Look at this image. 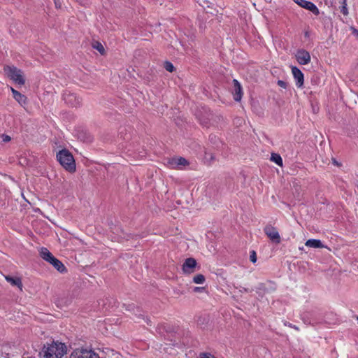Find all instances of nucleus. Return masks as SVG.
I'll return each instance as SVG.
<instances>
[{"label": "nucleus", "mask_w": 358, "mask_h": 358, "mask_svg": "<svg viewBox=\"0 0 358 358\" xmlns=\"http://www.w3.org/2000/svg\"><path fill=\"white\" fill-rule=\"evenodd\" d=\"M196 266L197 262L194 258H187L182 265V273L186 275H190L195 272Z\"/></svg>", "instance_id": "6"}, {"label": "nucleus", "mask_w": 358, "mask_h": 358, "mask_svg": "<svg viewBox=\"0 0 358 358\" xmlns=\"http://www.w3.org/2000/svg\"><path fill=\"white\" fill-rule=\"evenodd\" d=\"M305 245L307 247L313 248H324V245H322V242L317 239H309L306 242Z\"/></svg>", "instance_id": "15"}, {"label": "nucleus", "mask_w": 358, "mask_h": 358, "mask_svg": "<svg viewBox=\"0 0 358 358\" xmlns=\"http://www.w3.org/2000/svg\"><path fill=\"white\" fill-rule=\"evenodd\" d=\"M189 164L187 160L182 157H172L168 159L167 166L170 169H182Z\"/></svg>", "instance_id": "5"}, {"label": "nucleus", "mask_w": 358, "mask_h": 358, "mask_svg": "<svg viewBox=\"0 0 358 358\" xmlns=\"http://www.w3.org/2000/svg\"><path fill=\"white\" fill-rule=\"evenodd\" d=\"M292 73L296 81V85L301 87L303 85V74L296 66L292 67Z\"/></svg>", "instance_id": "11"}, {"label": "nucleus", "mask_w": 358, "mask_h": 358, "mask_svg": "<svg viewBox=\"0 0 358 358\" xmlns=\"http://www.w3.org/2000/svg\"><path fill=\"white\" fill-rule=\"evenodd\" d=\"M10 90H11V92H12V93H13V96H14V92H17L16 90H15V89H14L13 87H10Z\"/></svg>", "instance_id": "31"}, {"label": "nucleus", "mask_w": 358, "mask_h": 358, "mask_svg": "<svg viewBox=\"0 0 358 358\" xmlns=\"http://www.w3.org/2000/svg\"><path fill=\"white\" fill-rule=\"evenodd\" d=\"M250 259L252 263H255L257 262V257L255 251H252L250 252Z\"/></svg>", "instance_id": "23"}, {"label": "nucleus", "mask_w": 358, "mask_h": 358, "mask_svg": "<svg viewBox=\"0 0 358 358\" xmlns=\"http://www.w3.org/2000/svg\"><path fill=\"white\" fill-rule=\"evenodd\" d=\"M278 85L280 87H282V88H286L287 87L286 82H285L283 80H278Z\"/></svg>", "instance_id": "25"}, {"label": "nucleus", "mask_w": 358, "mask_h": 358, "mask_svg": "<svg viewBox=\"0 0 358 358\" xmlns=\"http://www.w3.org/2000/svg\"><path fill=\"white\" fill-rule=\"evenodd\" d=\"M205 277L202 274H197L193 278V282L195 284H203L205 282Z\"/></svg>", "instance_id": "19"}, {"label": "nucleus", "mask_w": 358, "mask_h": 358, "mask_svg": "<svg viewBox=\"0 0 358 358\" xmlns=\"http://www.w3.org/2000/svg\"><path fill=\"white\" fill-rule=\"evenodd\" d=\"M294 3L301 6L303 8H305L310 12H312L314 15H318L320 14V10L317 6L311 1L307 0H293Z\"/></svg>", "instance_id": "8"}, {"label": "nucleus", "mask_w": 358, "mask_h": 358, "mask_svg": "<svg viewBox=\"0 0 358 358\" xmlns=\"http://www.w3.org/2000/svg\"><path fill=\"white\" fill-rule=\"evenodd\" d=\"M341 12L344 15H348V9L347 8V3H346V0H343V2H342V6L341 7Z\"/></svg>", "instance_id": "20"}, {"label": "nucleus", "mask_w": 358, "mask_h": 358, "mask_svg": "<svg viewBox=\"0 0 358 358\" xmlns=\"http://www.w3.org/2000/svg\"><path fill=\"white\" fill-rule=\"evenodd\" d=\"M357 320H358V316H357Z\"/></svg>", "instance_id": "33"}, {"label": "nucleus", "mask_w": 358, "mask_h": 358, "mask_svg": "<svg viewBox=\"0 0 358 358\" xmlns=\"http://www.w3.org/2000/svg\"><path fill=\"white\" fill-rule=\"evenodd\" d=\"M13 98L19 103L22 106H24L27 104V97L20 92H15Z\"/></svg>", "instance_id": "16"}, {"label": "nucleus", "mask_w": 358, "mask_h": 358, "mask_svg": "<svg viewBox=\"0 0 358 358\" xmlns=\"http://www.w3.org/2000/svg\"><path fill=\"white\" fill-rule=\"evenodd\" d=\"M50 264L60 273H65L66 271L65 266L56 257H54Z\"/></svg>", "instance_id": "14"}, {"label": "nucleus", "mask_w": 358, "mask_h": 358, "mask_svg": "<svg viewBox=\"0 0 358 358\" xmlns=\"http://www.w3.org/2000/svg\"><path fill=\"white\" fill-rule=\"evenodd\" d=\"M351 30H352V34L358 38V30L354 27H352Z\"/></svg>", "instance_id": "28"}, {"label": "nucleus", "mask_w": 358, "mask_h": 358, "mask_svg": "<svg viewBox=\"0 0 358 358\" xmlns=\"http://www.w3.org/2000/svg\"><path fill=\"white\" fill-rule=\"evenodd\" d=\"M64 100L71 106L76 107L80 104V100L75 94L69 93L64 94Z\"/></svg>", "instance_id": "12"}, {"label": "nucleus", "mask_w": 358, "mask_h": 358, "mask_svg": "<svg viewBox=\"0 0 358 358\" xmlns=\"http://www.w3.org/2000/svg\"><path fill=\"white\" fill-rule=\"evenodd\" d=\"M55 4L56 8H60L61 7V3L58 1H57V0H55Z\"/></svg>", "instance_id": "30"}, {"label": "nucleus", "mask_w": 358, "mask_h": 358, "mask_svg": "<svg viewBox=\"0 0 358 358\" xmlns=\"http://www.w3.org/2000/svg\"><path fill=\"white\" fill-rule=\"evenodd\" d=\"M266 236L270 240L276 244L280 243L281 238L278 229L272 225H267L264 229Z\"/></svg>", "instance_id": "7"}, {"label": "nucleus", "mask_w": 358, "mask_h": 358, "mask_svg": "<svg viewBox=\"0 0 358 358\" xmlns=\"http://www.w3.org/2000/svg\"><path fill=\"white\" fill-rule=\"evenodd\" d=\"M199 358H216L214 355L210 353H201Z\"/></svg>", "instance_id": "24"}, {"label": "nucleus", "mask_w": 358, "mask_h": 358, "mask_svg": "<svg viewBox=\"0 0 358 358\" xmlns=\"http://www.w3.org/2000/svg\"><path fill=\"white\" fill-rule=\"evenodd\" d=\"M69 358H100V357L92 350L78 348L71 353Z\"/></svg>", "instance_id": "4"}, {"label": "nucleus", "mask_w": 358, "mask_h": 358, "mask_svg": "<svg viewBox=\"0 0 358 358\" xmlns=\"http://www.w3.org/2000/svg\"><path fill=\"white\" fill-rule=\"evenodd\" d=\"M57 159L61 166L67 171L73 173L76 171V162L72 154L66 149L59 150L57 154Z\"/></svg>", "instance_id": "2"}, {"label": "nucleus", "mask_w": 358, "mask_h": 358, "mask_svg": "<svg viewBox=\"0 0 358 358\" xmlns=\"http://www.w3.org/2000/svg\"><path fill=\"white\" fill-rule=\"evenodd\" d=\"M164 68L165 69L169 71V72H173L174 71V66L173 65V64L170 62H165L164 63Z\"/></svg>", "instance_id": "21"}, {"label": "nucleus", "mask_w": 358, "mask_h": 358, "mask_svg": "<svg viewBox=\"0 0 358 358\" xmlns=\"http://www.w3.org/2000/svg\"><path fill=\"white\" fill-rule=\"evenodd\" d=\"M7 76L18 85H23L25 83L23 72L15 66H7L4 68Z\"/></svg>", "instance_id": "3"}, {"label": "nucleus", "mask_w": 358, "mask_h": 358, "mask_svg": "<svg viewBox=\"0 0 358 358\" xmlns=\"http://www.w3.org/2000/svg\"><path fill=\"white\" fill-rule=\"evenodd\" d=\"M10 137L8 135H6V134H3L2 135V140L3 142H8L10 141Z\"/></svg>", "instance_id": "26"}, {"label": "nucleus", "mask_w": 358, "mask_h": 358, "mask_svg": "<svg viewBox=\"0 0 358 358\" xmlns=\"http://www.w3.org/2000/svg\"><path fill=\"white\" fill-rule=\"evenodd\" d=\"M233 90H232V94L233 98L235 101L239 102L241 101L242 96H243V88L241 85V83L236 80H233Z\"/></svg>", "instance_id": "10"}, {"label": "nucleus", "mask_w": 358, "mask_h": 358, "mask_svg": "<svg viewBox=\"0 0 358 358\" xmlns=\"http://www.w3.org/2000/svg\"><path fill=\"white\" fill-rule=\"evenodd\" d=\"M66 352L67 348L64 343L52 342L44 347L42 358H62Z\"/></svg>", "instance_id": "1"}, {"label": "nucleus", "mask_w": 358, "mask_h": 358, "mask_svg": "<svg viewBox=\"0 0 358 358\" xmlns=\"http://www.w3.org/2000/svg\"><path fill=\"white\" fill-rule=\"evenodd\" d=\"M271 160L280 166H282V159L279 154H271Z\"/></svg>", "instance_id": "18"}, {"label": "nucleus", "mask_w": 358, "mask_h": 358, "mask_svg": "<svg viewBox=\"0 0 358 358\" xmlns=\"http://www.w3.org/2000/svg\"><path fill=\"white\" fill-rule=\"evenodd\" d=\"M208 157H210V160H213L214 159V157L212 155V154L206 152V156H205L206 159H207Z\"/></svg>", "instance_id": "29"}, {"label": "nucleus", "mask_w": 358, "mask_h": 358, "mask_svg": "<svg viewBox=\"0 0 358 358\" xmlns=\"http://www.w3.org/2000/svg\"><path fill=\"white\" fill-rule=\"evenodd\" d=\"M6 280L7 282H10L11 285L18 287L22 289V281L19 278H13L10 276H6Z\"/></svg>", "instance_id": "17"}, {"label": "nucleus", "mask_w": 358, "mask_h": 358, "mask_svg": "<svg viewBox=\"0 0 358 358\" xmlns=\"http://www.w3.org/2000/svg\"><path fill=\"white\" fill-rule=\"evenodd\" d=\"M94 48L98 50L101 54L104 53V48L101 45V43L96 42L95 45H93Z\"/></svg>", "instance_id": "22"}, {"label": "nucleus", "mask_w": 358, "mask_h": 358, "mask_svg": "<svg viewBox=\"0 0 358 358\" xmlns=\"http://www.w3.org/2000/svg\"><path fill=\"white\" fill-rule=\"evenodd\" d=\"M296 59L301 65H306L310 62V53L304 49H299L295 55Z\"/></svg>", "instance_id": "9"}, {"label": "nucleus", "mask_w": 358, "mask_h": 358, "mask_svg": "<svg viewBox=\"0 0 358 358\" xmlns=\"http://www.w3.org/2000/svg\"><path fill=\"white\" fill-rule=\"evenodd\" d=\"M39 254L41 257L48 263H50L55 257L52 254L45 248H41L39 250Z\"/></svg>", "instance_id": "13"}, {"label": "nucleus", "mask_w": 358, "mask_h": 358, "mask_svg": "<svg viewBox=\"0 0 358 358\" xmlns=\"http://www.w3.org/2000/svg\"><path fill=\"white\" fill-rule=\"evenodd\" d=\"M331 161H332V164L336 166H341V163L338 162L335 158H332L331 159Z\"/></svg>", "instance_id": "27"}, {"label": "nucleus", "mask_w": 358, "mask_h": 358, "mask_svg": "<svg viewBox=\"0 0 358 358\" xmlns=\"http://www.w3.org/2000/svg\"><path fill=\"white\" fill-rule=\"evenodd\" d=\"M203 289V288H201V287H195V288H194V291H195V292H198V291H199V290H201V289Z\"/></svg>", "instance_id": "32"}]
</instances>
